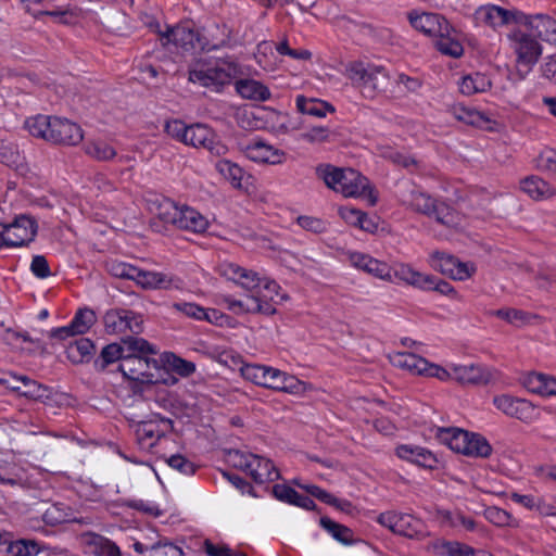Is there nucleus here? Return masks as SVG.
I'll return each instance as SVG.
<instances>
[{
  "instance_id": "obj_1",
  "label": "nucleus",
  "mask_w": 556,
  "mask_h": 556,
  "mask_svg": "<svg viewBox=\"0 0 556 556\" xmlns=\"http://www.w3.org/2000/svg\"><path fill=\"white\" fill-rule=\"evenodd\" d=\"M279 290L280 287L276 281L257 276V286L249 288L244 299L237 300L226 295L223 298V302L235 314L274 315L276 305L286 299L285 294L280 295Z\"/></svg>"
},
{
  "instance_id": "obj_2",
  "label": "nucleus",
  "mask_w": 556,
  "mask_h": 556,
  "mask_svg": "<svg viewBox=\"0 0 556 556\" xmlns=\"http://www.w3.org/2000/svg\"><path fill=\"white\" fill-rule=\"evenodd\" d=\"M317 175L328 188L345 198L366 197L371 205L377 202L368 179L355 169L321 165L317 167Z\"/></svg>"
},
{
  "instance_id": "obj_3",
  "label": "nucleus",
  "mask_w": 556,
  "mask_h": 556,
  "mask_svg": "<svg viewBox=\"0 0 556 556\" xmlns=\"http://www.w3.org/2000/svg\"><path fill=\"white\" fill-rule=\"evenodd\" d=\"M25 125L30 135L52 143L75 146L84 138L80 126L66 118L38 115L28 118Z\"/></svg>"
},
{
  "instance_id": "obj_4",
  "label": "nucleus",
  "mask_w": 556,
  "mask_h": 556,
  "mask_svg": "<svg viewBox=\"0 0 556 556\" xmlns=\"http://www.w3.org/2000/svg\"><path fill=\"white\" fill-rule=\"evenodd\" d=\"M237 64L227 60L198 61L189 70V81L199 84L215 92H220L226 85L237 77Z\"/></svg>"
},
{
  "instance_id": "obj_5",
  "label": "nucleus",
  "mask_w": 556,
  "mask_h": 556,
  "mask_svg": "<svg viewBox=\"0 0 556 556\" xmlns=\"http://www.w3.org/2000/svg\"><path fill=\"white\" fill-rule=\"evenodd\" d=\"M156 28L161 45L165 48L173 45L184 52H190L193 50H211L216 47L210 45L207 38L190 21L175 26H166L165 30L161 28L160 23H156Z\"/></svg>"
},
{
  "instance_id": "obj_6",
  "label": "nucleus",
  "mask_w": 556,
  "mask_h": 556,
  "mask_svg": "<svg viewBox=\"0 0 556 556\" xmlns=\"http://www.w3.org/2000/svg\"><path fill=\"white\" fill-rule=\"evenodd\" d=\"M345 76L368 97L386 90L389 85L387 71L379 65L354 61L345 66Z\"/></svg>"
},
{
  "instance_id": "obj_7",
  "label": "nucleus",
  "mask_w": 556,
  "mask_h": 556,
  "mask_svg": "<svg viewBox=\"0 0 556 556\" xmlns=\"http://www.w3.org/2000/svg\"><path fill=\"white\" fill-rule=\"evenodd\" d=\"M509 48L516 55L518 66H523L529 72L542 55L543 47L538 39L529 31L520 27L511 29L507 34Z\"/></svg>"
},
{
  "instance_id": "obj_8",
  "label": "nucleus",
  "mask_w": 556,
  "mask_h": 556,
  "mask_svg": "<svg viewBox=\"0 0 556 556\" xmlns=\"http://www.w3.org/2000/svg\"><path fill=\"white\" fill-rule=\"evenodd\" d=\"M154 354L155 353H141L139 351H134L132 353L128 352L123 363H119L118 369L128 380L139 381L141 383H153L155 380L152 370L159 368V363L149 355Z\"/></svg>"
},
{
  "instance_id": "obj_9",
  "label": "nucleus",
  "mask_w": 556,
  "mask_h": 556,
  "mask_svg": "<svg viewBox=\"0 0 556 556\" xmlns=\"http://www.w3.org/2000/svg\"><path fill=\"white\" fill-rule=\"evenodd\" d=\"M232 460L236 467L245 471L256 483L274 481L280 477L271 460L260 455L235 452Z\"/></svg>"
},
{
  "instance_id": "obj_10",
  "label": "nucleus",
  "mask_w": 556,
  "mask_h": 556,
  "mask_svg": "<svg viewBox=\"0 0 556 556\" xmlns=\"http://www.w3.org/2000/svg\"><path fill=\"white\" fill-rule=\"evenodd\" d=\"M139 351L141 353H157L156 349L150 344L143 338L127 337L122 340V343H111L102 349L100 358L96 362V365L100 369H104L110 364L121 361L123 363L127 353Z\"/></svg>"
},
{
  "instance_id": "obj_11",
  "label": "nucleus",
  "mask_w": 556,
  "mask_h": 556,
  "mask_svg": "<svg viewBox=\"0 0 556 556\" xmlns=\"http://www.w3.org/2000/svg\"><path fill=\"white\" fill-rule=\"evenodd\" d=\"M37 233L36 222L21 215L9 225L0 224V247H22L31 242Z\"/></svg>"
},
{
  "instance_id": "obj_12",
  "label": "nucleus",
  "mask_w": 556,
  "mask_h": 556,
  "mask_svg": "<svg viewBox=\"0 0 556 556\" xmlns=\"http://www.w3.org/2000/svg\"><path fill=\"white\" fill-rule=\"evenodd\" d=\"M185 144L206 149L217 156L225 155L228 151L227 146H225L217 138L216 134L204 124H193L189 126Z\"/></svg>"
},
{
  "instance_id": "obj_13",
  "label": "nucleus",
  "mask_w": 556,
  "mask_h": 556,
  "mask_svg": "<svg viewBox=\"0 0 556 556\" xmlns=\"http://www.w3.org/2000/svg\"><path fill=\"white\" fill-rule=\"evenodd\" d=\"M519 26L525 27L535 38L556 45V20L545 13L519 15Z\"/></svg>"
},
{
  "instance_id": "obj_14",
  "label": "nucleus",
  "mask_w": 556,
  "mask_h": 556,
  "mask_svg": "<svg viewBox=\"0 0 556 556\" xmlns=\"http://www.w3.org/2000/svg\"><path fill=\"white\" fill-rule=\"evenodd\" d=\"M103 321L108 333L118 334L126 331L140 333L142 331V318L131 311L111 309L105 313Z\"/></svg>"
},
{
  "instance_id": "obj_15",
  "label": "nucleus",
  "mask_w": 556,
  "mask_h": 556,
  "mask_svg": "<svg viewBox=\"0 0 556 556\" xmlns=\"http://www.w3.org/2000/svg\"><path fill=\"white\" fill-rule=\"evenodd\" d=\"M492 402L504 415L522 422H530L535 417L534 406L525 399L514 397L509 394H500L495 395Z\"/></svg>"
},
{
  "instance_id": "obj_16",
  "label": "nucleus",
  "mask_w": 556,
  "mask_h": 556,
  "mask_svg": "<svg viewBox=\"0 0 556 556\" xmlns=\"http://www.w3.org/2000/svg\"><path fill=\"white\" fill-rule=\"evenodd\" d=\"M475 15L479 22L496 29L511 23L519 25V15H522V11L507 10L495 4H485L478 8Z\"/></svg>"
},
{
  "instance_id": "obj_17",
  "label": "nucleus",
  "mask_w": 556,
  "mask_h": 556,
  "mask_svg": "<svg viewBox=\"0 0 556 556\" xmlns=\"http://www.w3.org/2000/svg\"><path fill=\"white\" fill-rule=\"evenodd\" d=\"M451 370H453L454 380L460 384L485 386L494 378L490 368L479 364H451Z\"/></svg>"
},
{
  "instance_id": "obj_18",
  "label": "nucleus",
  "mask_w": 556,
  "mask_h": 556,
  "mask_svg": "<svg viewBox=\"0 0 556 556\" xmlns=\"http://www.w3.org/2000/svg\"><path fill=\"white\" fill-rule=\"evenodd\" d=\"M243 152L248 159L256 163L277 165L282 164L286 160L285 151L262 140H252L243 147Z\"/></svg>"
},
{
  "instance_id": "obj_19",
  "label": "nucleus",
  "mask_w": 556,
  "mask_h": 556,
  "mask_svg": "<svg viewBox=\"0 0 556 556\" xmlns=\"http://www.w3.org/2000/svg\"><path fill=\"white\" fill-rule=\"evenodd\" d=\"M349 258L354 267L362 269L376 278L389 282L393 280L392 268L386 262L358 252L351 253Z\"/></svg>"
},
{
  "instance_id": "obj_20",
  "label": "nucleus",
  "mask_w": 556,
  "mask_h": 556,
  "mask_svg": "<svg viewBox=\"0 0 556 556\" xmlns=\"http://www.w3.org/2000/svg\"><path fill=\"white\" fill-rule=\"evenodd\" d=\"M408 20L412 26L428 36L437 37L442 31H447V21L437 13L410 12Z\"/></svg>"
},
{
  "instance_id": "obj_21",
  "label": "nucleus",
  "mask_w": 556,
  "mask_h": 556,
  "mask_svg": "<svg viewBox=\"0 0 556 556\" xmlns=\"http://www.w3.org/2000/svg\"><path fill=\"white\" fill-rule=\"evenodd\" d=\"M241 374L244 379L255 384L273 389L278 369L264 365L247 364L241 367Z\"/></svg>"
},
{
  "instance_id": "obj_22",
  "label": "nucleus",
  "mask_w": 556,
  "mask_h": 556,
  "mask_svg": "<svg viewBox=\"0 0 556 556\" xmlns=\"http://www.w3.org/2000/svg\"><path fill=\"white\" fill-rule=\"evenodd\" d=\"M208 226L207 219L187 205L180 206L175 227L192 232H203Z\"/></svg>"
},
{
  "instance_id": "obj_23",
  "label": "nucleus",
  "mask_w": 556,
  "mask_h": 556,
  "mask_svg": "<svg viewBox=\"0 0 556 556\" xmlns=\"http://www.w3.org/2000/svg\"><path fill=\"white\" fill-rule=\"evenodd\" d=\"M219 271L222 276L239 283L245 290L257 286V274L235 263H223L219 267Z\"/></svg>"
},
{
  "instance_id": "obj_24",
  "label": "nucleus",
  "mask_w": 556,
  "mask_h": 556,
  "mask_svg": "<svg viewBox=\"0 0 556 556\" xmlns=\"http://www.w3.org/2000/svg\"><path fill=\"white\" fill-rule=\"evenodd\" d=\"M390 362L394 367L406 370L412 375H424L427 359L409 352H397L390 355Z\"/></svg>"
},
{
  "instance_id": "obj_25",
  "label": "nucleus",
  "mask_w": 556,
  "mask_h": 556,
  "mask_svg": "<svg viewBox=\"0 0 556 556\" xmlns=\"http://www.w3.org/2000/svg\"><path fill=\"white\" fill-rule=\"evenodd\" d=\"M393 277L416 288H432V276L415 270L407 264H399L392 269Z\"/></svg>"
},
{
  "instance_id": "obj_26",
  "label": "nucleus",
  "mask_w": 556,
  "mask_h": 556,
  "mask_svg": "<svg viewBox=\"0 0 556 556\" xmlns=\"http://www.w3.org/2000/svg\"><path fill=\"white\" fill-rule=\"evenodd\" d=\"M150 211L163 223L175 226L180 206L167 198L156 197L149 201Z\"/></svg>"
},
{
  "instance_id": "obj_27",
  "label": "nucleus",
  "mask_w": 556,
  "mask_h": 556,
  "mask_svg": "<svg viewBox=\"0 0 556 556\" xmlns=\"http://www.w3.org/2000/svg\"><path fill=\"white\" fill-rule=\"evenodd\" d=\"M438 439L456 453L468 451L469 432L459 428H440L437 434Z\"/></svg>"
},
{
  "instance_id": "obj_28",
  "label": "nucleus",
  "mask_w": 556,
  "mask_h": 556,
  "mask_svg": "<svg viewBox=\"0 0 556 556\" xmlns=\"http://www.w3.org/2000/svg\"><path fill=\"white\" fill-rule=\"evenodd\" d=\"M137 442L142 450H151L159 440L164 437V432L159 429L154 421H141L135 428Z\"/></svg>"
},
{
  "instance_id": "obj_29",
  "label": "nucleus",
  "mask_w": 556,
  "mask_h": 556,
  "mask_svg": "<svg viewBox=\"0 0 556 556\" xmlns=\"http://www.w3.org/2000/svg\"><path fill=\"white\" fill-rule=\"evenodd\" d=\"M134 548L138 554L144 556H184L181 548L165 541H157L153 544L135 542Z\"/></svg>"
},
{
  "instance_id": "obj_30",
  "label": "nucleus",
  "mask_w": 556,
  "mask_h": 556,
  "mask_svg": "<svg viewBox=\"0 0 556 556\" xmlns=\"http://www.w3.org/2000/svg\"><path fill=\"white\" fill-rule=\"evenodd\" d=\"M237 92L245 99L266 101L270 98L269 89L254 79H240L236 83Z\"/></svg>"
},
{
  "instance_id": "obj_31",
  "label": "nucleus",
  "mask_w": 556,
  "mask_h": 556,
  "mask_svg": "<svg viewBox=\"0 0 556 556\" xmlns=\"http://www.w3.org/2000/svg\"><path fill=\"white\" fill-rule=\"evenodd\" d=\"M521 189L534 200L549 199L556 189L540 177L531 176L521 181Z\"/></svg>"
},
{
  "instance_id": "obj_32",
  "label": "nucleus",
  "mask_w": 556,
  "mask_h": 556,
  "mask_svg": "<svg viewBox=\"0 0 556 556\" xmlns=\"http://www.w3.org/2000/svg\"><path fill=\"white\" fill-rule=\"evenodd\" d=\"M526 388L542 396L556 395V379L543 374H531L525 380Z\"/></svg>"
},
{
  "instance_id": "obj_33",
  "label": "nucleus",
  "mask_w": 556,
  "mask_h": 556,
  "mask_svg": "<svg viewBox=\"0 0 556 556\" xmlns=\"http://www.w3.org/2000/svg\"><path fill=\"white\" fill-rule=\"evenodd\" d=\"M492 314L518 328L533 324V320L540 319L536 314L513 307L500 308Z\"/></svg>"
},
{
  "instance_id": "obj_34",
  "label": "nucleus",
  "mask_w": 556,
  "mask_h": 556,
  "mask_svg": "<svg viewBox=\"0 0 556 556\" xmlns=\"http://www.w3.org/2000/svg\"><path fill=\"white\" fill-rule=\"evenodd\" d=\"M455 30L452 28V26L447 23V31L442 34H438L435 37V47L437 49L442 52L443 54L453 56V58H459L463 52V46L459 42V40L455 37Z\"/></svg>"
},
{
  "instance_id": "obj_35",
  "label": "nucleus",
  "mask_w": 556,
  "mask_h": 556,
  "mask_svg": "<svg viewBox=\"0 0 556 556\" xmlns=\"http://www.w3.org/2000/svg\"><path fill=\"white\" fill-rule=\"evenodd\" d=\"M295 102L301 113L315 117H325L327 112L334 111V108L330 103L315 98L298 96Z\"/></svg>"
},
{
  "instance_id": "obj_36",
  "label": "nucleus",
  "mask_w": 556,
  "mask_h": 556,
  "mask_svg": "<svg viewBox=\"0 0 556 556\" xmlns=\"http://www.w3.org/2000/svg\"><path fill=\"white\" fill-rule=\"evenodd\" d=\"M94 351L91 340L80 338L72 342L66 349L67 358L73 364H80L90 359Z\"/></svg>"
},
{
  "instance_id": "obj_37",
  "label": "nucleus",
  "mask_w": 556,
  "mask_h": 556,
  "mask_svg": "<svg viewBox=\"0 0 556 556\" xmlns=\"http://www.w3.org/2000/svg\"><path fill=\"white\" fill-rule=\"evenodd\" d=\"M452 113L457 121L475 127L484 128L491 122L483 113L460 104L453 106Z\"/></svg>"
},
{
  "instance_id": "obj_38",
  "label": "nucleus",
  "mask_w": 556,
  "mask_h": 556,
  "mask_svg": "<svg viewBox=\"0 0 556 556\" xmlns=\"http://www.w3.org/2000/svg\"><path fill=\"white\" fill-rule=\"evenodd\" d=\"M275 381L276 382L273 386V390L287 392L290 394H302L308 389V386L304 381H301L296 377L279 369Z\"/></svg>"
},
{
  "instance_id": "obj_39",
  "label": "nucleus",
  "mask_w": 556,
  "mask_h": 556,
  "mask_svg": "<svg viewBox=\"0 0 556 556\" xmlns=\"http://www.w3.org/2000/svg\"><path fill=\"white\" fill-rule=\"evenodd\" d=\"M144 289H167L172 283V278L166 274L138 269V276L134 279Z\"/></svg>"
},
{
  "instance_id": "obj_40",
  "label": "nucleus",
  "mask_w": 556,
  "mask_h": 556,
  "mask_svg": "<svg viewBox=\"0 0 556 556\" xmlns=\"http://www.w3.org/2000/svg\"><path fill=\"white\" fill-rule=\"evenodd\" d=\"M438 204L439 201L433 199L428 193L417 190H413L410 192L408 205L412 210H414L417 213L424 214L428 217H432Z\"/></svg>"
},
{
  "instance_id": "obj_41",
  "label": "nucleus",
  "mask_w": 556,
  "mask_h": 556,
  "mask_svg": "<svg viewBox=\"0 0 556 556\" xmlns=\"http://www.w3.org/2000/svg\"><path fill=\"white\" fill-rule=\"evenodd\" d=\"M42 520L48 526H58L64 522L76 521L71 507L55 503L50 505L42 515Z\"/></svg>"
},
{
  "instance_id": "obj_42",
  "label": "nucleus",
  "mask_w": 556,
  "mask_h": 556,
  "mask_svg": "<svg viewBox=\"0 0 556 556\" xmlns=\"http://www.w3.org/2000/svg\"><path fill=\"white\" fill-rule=\"evenodd\" d=\"M491 80L486 75L476 73L473 75L463 77L459 83V90L462 93L470 96L476 92H485L491 88Z\"/></svg>"
},
{
  "instance_id": "obj_43",
  "label": "nucleus",
  "mask_w": 556,
  "mask_h": 556,
  "mask_svg": "<svg viewBox=\"0 0 556 556\" xmlns=\"http://www.w3.org/2000/svg\"><path fill=\"white\" fill-rule=\"evenodd\" d=\"M438 223L448 228H460L463 226V216L444 202H439L432 216Z\"/></svg>"
},
{
  "instance_id": "obj_44",
  "label": "nucleus",
  "mask_w": 556,
  "mask_h": 556,
  "mask_svg": "<svg viewBox=\"0 0 556 556\" xmlns=\"http://www.w3.org/2000/svg\"><path fill=\"white\" fill-rule=\"evenodd\" d=\"M84 539L87 544L94 546L93 552L102 556H121L118 546L102 535L87 533L84 535Z\"/></svg>"
},
{
  "instance_id": "obj_45",
  "label": "nucleus",
  "mask_w": 556,
  "mask_h": 556,
  "mask_svg": "<svg viewBox=\"0 0 556 556\" xmlns=\"http://www.w3.org/2000/svg\"><path fill=\"white\" fill-rule=\"evenodd\" d=\"M215 167L217 172L232 185V187L238 189L242 187L244 172L236 163L228 160H219Z\"/></svg>"
},
{
  "instance_id": "obj_46",
  "label": "nucleus",
  "mask_w": 556,
  "mask_h": 556,
  "mask_svg": "<svg viewBox=\"0 0 556 556\" xmlns=\"http://www.w3.org/2000/svg\"><path fill=\"white\" fill-rule=\"evenodd\" d=\"M22 382V391H20V395L35 401H43L50 397V390L48 387L26 376H23Z\"/></svg>"
},
{
  "instance_id": "obj_47",
  "label": "nucleus",
  "mask_w": 556,
  "mask_h": 556,
  "mask_svg": "<svg viewBox=\"0 0 556 556\" xmlns=\"http://www.w3.org/2000/svg\"><path fill=\"white\" fill-rule=\"evenodd\" d=\"M85 152L92 159L101 162L110 161L116 156L115 149L103 140H93L85 144Z\"/></svg>"
},
{
  "instance_id": "obj_48",
  "label": "nucleus",
  "mask_w": 556,
  "mask_h": 556,
  "mask_svg": "<svg viewBox=\"0 0 556 556\" xmlns=\"http://www.w3.org/2000/svg\"><path fill=\"white\" fill-rule=\"evenodd\" d=\"M484 516L490 522L497 527H519V521L516 518L508 511L496 506L488 507L484 510Z\"/></svg>"
},
{
  "instance_id": "obj_49",
  "label": "nucleus",
  "mask_w": 556,
  "mask_h": 556,
  "mask_svg": "<svg viewBox=\"0 0 556 556\" xmlns=\"http://www.w3.org/2000/svg\"><path fill=\"white\" fill-rule=\"evenodd\" d=\"M434 549L441 555L447 556H477L476 551L459 542L442 541L433 545Z\"/></svg>"
},
{
  "instance_id": "obj_50",
  "label": "nucleus",
  "mask_w": 556,
  "mask_h": 556,
  "mask_svg": "<svg viewBox=\"0 0 556 556\" xmlns=\"http://www.w3.org/2000/svg\"><path fill=\"white\" fill-rule=\"evenodd\" d=\"M468 451H463L462 454L470 457H488L492 447L489 442L480 434L469 433Z\"/></svg>"
},
{
  "instance_id": "obj_51",
  "label": "nucleus",
  "mask_w": 556,
  "mask_h": 556,
  "mask_svg": "<svg viewBox=\"0 0 556 556\" xmlns=\"http://www.w3.org/2000/svg\"><path fill=\"white\" fill-rule=\"evenodd\" d=\"M321 527L327 530L331 535L338 540L339 542H342L344 544H349L353 541V532L350 528L337 523L330 518L323 517L320 519Z\"/></svg>"
},
{
  "instance_id": "obj_52",
  "label": "nucleus",
  "mask_w": 556,
  "mask_h": 556,
  "mask_svg": "<svg viewBox=\"0 0 556 556\" xmlns=\"http://www.w3.org/2000/svg\"><path fill=\"white\" fill-rule=\"evenodd\" d=\"M42 548L43 546L35 540L22 539L13 542L9 551L13 556H36Z\"/></svg>"
},
{
  "instance_id": "obj_53",
  "label": "nucleus",
  "mask_w": 556,
  "mask_h": 556,
  "mask_svg": "<svg viewBox=\"0 0 556 556\" xmlns=\"http://www.w3.org/2000/svg\"><path fill=\"white\" fill-rule=\"evenodd\" d=\"M457 258L444 252L435 251L431 254V265L442 274L452 278L453 270L456 268Z\"/></svg>"
},
{
  "instance_id": "obj_54",
  "label": "nucleus",
  "mask_w": 556,
  "mask_h": 556,
  "mask_svg": "<svg viewBox=\"0 0 556 556\" xmlns=\"http://www.w3.org/2000/svg\"><path fill=\"white\" fill-rule=\"evenodd\" d=\"M0 162L10 167H17L22 156L17 147L7 140H0Z\"/></svg>"
},
{
  "instance_id": "obj_55",
  "label": "nucleus",
  "mask_w": 556,
  "mask_h": 556,
  "mask_svg": "<svg viewBox=\"0 0 556 556\" xmlns=\"http://www.w3.org/2000/svg\"><path fill=\"white\" fill-rule=\"evenodd\" d=\"M96 321V315L91 309H80L75 315L71 325L74 328V332L77 334H83L89 330V328Z\"/></svg>"
},
{
  "instance_id": "obj_56",
  "label": "nucleus",
  "mask_w": 556,
  "mask_h": 556,
  "mask_svg": "<svg viewBox=\"0 0 556 556\" xmlns=\"http://www.w3.org/2000/svg\"><path fill=\"white\" fill-rule=\"evenodd\" d=\"M339 214L346 223L358 226L363 230H371L369 226H365V223L368 222L365 213L352 207H341Z\"/></svg>"
},
{
  "instance_id": "obj_57",
  "label": "nucleus",
  "mask_w": 556,
  "mask_h": 556,
  "mask_svg": "<svg viewBox=\"0 0 556 556\" xmlns=\"http://www.w3.org/2000/svg\"><path fill=\"white\" fill-rule=\"evenodd\" d=\"M166 463L169 467L184 475L190 476L195 472L194 464L180 454L167 457Z\"/></svg>"
},
{
  "instance_id": "obj_58",
  "label": "nucleus",
  "mask_w": 556,
  "mask_h": 556,
  "mask_svg": "<svg viewBox=\"0 0 556 556\" xmlns=\"http://www.w3.org/2000/svg\"><path fill=\"white\" fill-rule=\"evenodd\" d=\"M172 307L178 312L184 314L189 318H193L195 320H202V316H204V307L191 303V302H176L172 305Z\"/></svg>"
},
{
  "instance_id": "obj_59",
  "label": "nucleus",
  "mask_w": 556,
  "mask_h": 556,
  "mask_svg": "<svg viewBox=\"0 0 556 556\" xmlns=\"http://www.w3.org/2000/svg\"><path fill=\"white\" fill-rule=\"evenodd\" d=\"M164 129L168 136L185 143L189 126L179 119L166 122Z\"/></svg>"
},
{
  "instance_id": "obj_60",
  "label": "nucleus",
  "mask_w": 556,
  "mask_h": 556,
  "mask_svg": "<svg viewBox=\"0 0 556 556\" xmlns=\"http://www.w3.org/2000/svg\"><path fill=\"white\" fill-rule=\"evenodd\" d=\"M330 130L328 127L317 126L312 127L301 135V138L311 143H321L329 139Z\"/></svg>"
},
{
  "instance_id": "obj_61",
  "label": "nucleus",
  "mask_w": 556,
  "mask_h": 556,
  "mask_svg": "<svg viewBox=\"0 0 556 556\" xmlns=\"http://www.w3.org/2000/svg\"><path fill=\"white\" fill-rule=\"evenodd\" d=\"M422 376L434 377L441 381L454 380V374L453 370H451V365L447 368H443L439 365L431 364L428 361Z\"/></svg>"
},
{
  "instance_id": "obj_62",
  "label": "nucleus",
  "mask_w": 556,
  "mask_h": 556,
  "mask_svg": "<svg viewBox=\"0 0 556 556\" xmlns=\"http://www.w3.org/2000/svg\"><path fill=\"white\" fill-rule=\"evenodd\" d=\"M138 269L139 268H137L135 266L124 264V263L112 264L110 267L111 274L114 275L115 277L126 278V279H131V280H134L136 278V276H138Z\"/></svg>"
},
{
  "instance_id": "obj_63",
  "label": "nucleus",
  "mask_w": 556,
  "mask_h": 556,
  "mask_svg": "<svg viewBox=\"0 0 556 556\" xmlns=\"http://www.w3.org/2000/svg\"><path fill=\"white\" fill-rule=\"evenodd\" d=\"M172 368L180 376L188 377L195 371V365L192 362L173 356L170 362Z\"/></svg>"
},
{
  "instance_id": "obj_64",
  "label": "nucleus",
  "mask_w": 556,
  "mask_h": 556,
  "mask_svg": "<svg viewBox=\"0 0 556 556\" xmlns=\"http://www.w3.org/2000/svg\"><path fill=\"white\" fill-rule=\"evenodd\" d=\"M539 166L556 175V151L549 150L541 153L539 156Z\"/></svg>"
}]
</instances>
